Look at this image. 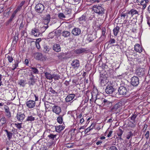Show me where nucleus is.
I'll return each instance as SVG.
<instances>
[{"mask_svg": "<svg viewBox=\"0 0 150 150\" xmlns=\"http://www.w3.org/2000/svg\"><path fill=\"white\" fill-rule=\"evenodd\" d=\"M120 29V28L117 26L113 30V33L115 36H117Z\"/></svg>", "mask_w": 150, "mask_h": 150, "instance_id": "obj_29", "label": "nucleus"}, {"mask_svg": "<svg viewBox=\"0 0 150 150\" xmlns=\"http://www.w3.org/2000/svg\"><path fill=\"white\" fill-rule=\"evenodd\" d=\"M44 6L42 4L38 3L36 4L35 7V11L38 13H42L44 10Z\"/></svg>", "mask_w": 150, "mask_h": 150, "instance_id": "obj_3", "label": "nucleus"}, {"mask_svg": "<svg viewBox=\"0 0 150 150\" xmlns=\"http://www.w3.org/2000/svg\"><path fill=\"white\" fill-rule=\"evenodd\" d=\"M133 134L132 132H129L126 135L127 139H129L130 137H132L133 136Z\"/></svg>", "mask_w": 150, "mask_h": 150, "instance_id": "obj_34", "label": "nucleus"}, {"mask_svg": "<svg viewBox=\"0 0 150 150\" xmlns=\"http://www.w3.org/2000/svg\"><path fill=\"white\" fill-rule=\"evenodd\" d=\"M50 92L52 93L53 94H54L55 93H57L55 91V90H53L52 88H50Z\"/></svg>", "mask_w": 150, "mask_h": 150, "instance_id": "obj_62", "label": "nucleus"}, {"mask_svg": "<svg viewBox=\"0 0 150 150\" xmlns=\"http://www.w3.org/2000/svg\"><path fill=\"white\" fill-rule=\"evenodd\" d=\"M71 10L68 9H67V10H66V11H65V13L66 14V15H70V14H71Z\"/></svg>", "mask_w": 150, "mask_h": 150, "instance_id": "obj_52", "label": "nucleus"}, {"mask_svg": "<svg viewBox=\"0 0 150 150\" xmlns=\"http://www.w3.org/2000/svg\"><path fill=\"white\" fill-rule=\"evenodd\" d=\"M138 4H140L141 5H144L146 4V1H144V0H136Z\"/></svg>", "mask_w": 150, "mask_h": 150, "instance_id": "obj_37", "label": "nucleus"}, {"mask_svg": "<svg viewBox=\"0 0 150 150\" xmlns=\"http://www.w3.org/2000/svg\"><path fill=\"white\" fill-rule=\"evenodd\" d=\"M25 117V115L23 113L18 112L17 113L16 118L19 121L22 122L24 119Z\"/></svg>", "mask_w": 150, "mask_h": 150, "instance_id": "obj_9", "label": "nucleus"}, {"mask_svg": "<svg viewBox=\"0 0 150 150\" xmlns=\"http://www.w3.org/2000/svg\"><path fill=\"white\" fill-rule=\"evenodd\" d=\"M53 50L57 52H59L61 51V47L59 44H55L53 47Z\"/></svg>", "mask_w": 150, "mask_h": 150, "instance_id": "obj_20", "label": "nucleus"}, {"mask_svg": "<svg viewBox=\"0 0 150 150\" xmlns=\"http://www.w3.org/2000/svg\"><path fill=\"white\" fill-rule=\"evenodd\" d=\"M81 30L79 28H75L72 30L71 33L75 36H77L81 34Z\"/></svg>", "mask_w": 150, "mask_h": 150, "instance_id": "obj_11", "label": "nucleus"}, {"mask_svg": "<svg viewBox=\"0 0 150 150\" xmlns=\"http://www.w3.org/2000/svg\"><path fill=\"white\" fill-rule=\"evenodd\" d=\"M22 124V123H15V125H16V127L20 129L21 128V125Z\"/></svg>", "mask_w": 150, "mask_h": 150, "instance_id": "obj_48", "label": "nucleus"}, {"mask_svg": "<svg viewBox=\"0 0 150 150\" xmlns=\"http://www.w3.org/2000/svg\"><path fill=\"white\" fill-rule=\"evenodd\" d=\"M9 62L11 63L13 60V58L11 56L8 55L7 57Z\"/></svg>", "mask_w": 150, "mask_h": 150, "instance_id": "obj_47", "label": "nucleus"}, {"mask_svg": "<svg viewBox=\"0 0 150 150\" xmlns=\"http://www.w3.org/2000/svg\"><path fill=\"white\" fill-rule=\"evenodd\" d=\"M91 99H90L91 101L93 99L96 100V99H98L102 98L100 96V94H98V92L97 89L94 90L91 92Z\"/></svg>", "mask_w": 150, "mask_h": 150, "instance_id": "obj_4", "label": "nucleus"}, {"mask_svg": "<svg viewBox=\"0 0 150 150\" xmlns=\"http://www.w3.org/2000/svg\"><path fill=\"white\" fill-rule=\"evenodd\" d=\"M115 40L114 39L110 38L109 41V42L110 44H112L115 43Z\"/></svg>", "mask_w": 150, "mask_h": 150, "instance_id": "obj_53", "label": "nucleus"}, {"mask_svg": "<svg viewBox=\"0 0 150 150\" xmlns=\"http://www.w3.org/2000/svg\"><path fill=\"white\" fill-rule=\"evenodd\" d=\"M94 36L92 35H89L87 39V40L88 42H91L94 40L95 38V37H93Z\"/></svg>", "mask_w": 150, "mask_h": 150, "instance_id": "obj_30", "label": "nucleus"}, {"mask_svg": "<svg viewBox=\"0 0 150 150\" xmlns=\"http://www.w3.org/2000/svg\"><path fill=\"white\" fill-rule=\"evenodd\" d=\"M123 131H122L121 129H119L118 132L117 134L119 136H121L122 135L123 133Z\"/></svg>", "mask_w": 150, "mask_h": 150, "instance_id": "obj_50", "label": "nucleus"}, {"mask_svg": "<svg viewBox=\"0 0 150 150\" xmlns=\"http://www.w3.org/2000/svg\"><path fill=\"white\" fill-rule=\"evenodd\" d=\"M108 75L105 74H100V80L101 83H103L104 81L106 80L107 77Z\"/></svg>", "mask_w": 150, "mask_h": 150, "instance_id": "obj_18", "label": "nucleus"}, {"mask_svg": "<svg viewBox=\"0 0 150 150\" xmlns=\"http://www.w3.org/2000/svg\"><path fill=\"white\" fill-rule=\"evenodd\" d=\"M49 22L50 21H48V20L47 21L45 19L43 21V23L45 25H46L45 26H47L48 25Z\"/></svg>", "mask_w": 150, "mask_h": 150, "instance_id": "obj_55", "label": "nucleus"}, {"mask_svg": "<svg viewBox=\"0 0 150 150\" xmlns=\"http://www.w3.org/2000/svg\"><path fill=\"white\" fill-rule=\"evenodd\" d=\"M108 150H117V149L116 147L112 146L109 148Z\"/></svg>", "mask_w": 150, "mask_h": 150, "instance_id": "obj_59", "label": "nucleus"}, {"mask_svg": "<svg viewBox=\"0 0 150 150\" xmlns=\"http://www.w3.org/2000/svg\"><path fill=\"white\" fill-rule=\"evenodd\" d=\"M46 18L45 19L47 21L48 20V21H50V14H47V15L46 16Z\"/></svg>", "mask_w": 150, "mask_h": 150, "instance_id": "obj_60", "label": "nucleus"}, {"mask_svg": "<svg viewBox=\"0 0 150 150\" xmlns=\"http://www.w3.org/2000/svg\"><path fill=\"white\" fill-rule=\"evenodd\" d=\"M92 10L95 13L101 15L104 13L105 11L104 8L99 5L93 6L92 7Z\"/></svg>", "mask_w": 150, "mask_h": 150, "instance_id": "obj_1", "label": "nucleus"}, {"mask_svg": "<svg viewBox=\"0 0 150 150\" xmlns=\"http://www.w3.org/2000/svg\"><path fill=\"white\" fill-rule=\"evenodd\" d=\"M4 130L6 132V135H7L8 139L10 140L12 139V136L13 134L12 133L8 131L7 129H5Z\"/></svg>", "mask_w": 150, "mask_h": 150, "instance_id": "obj_25", "label": "nucleus"}, {"mask_svg": "<svg viewBox=\"0 0 150 150\" xmlns=\"http://www.w3.org/2000/svg\"><path fill=\"white\" fill-rule=\"evenodd\" d=\"M145 137L146 139H148L149 136V131H148L146 132V133L145 134Z\"/></svg>", "mask_w": 150, "mask_h": 150, "instance_id": "obj_58", "label": "nucleus"}, {"mask_svg": "<svg viewBox=\"0 0 150 150\" xmlns=\"http://www.w3.org/2000/svg\"><path fill=\"white\" fill-rule=\"evenodd\" d=\"M59 18L61 19H63V18H66L65 15L63 13H59L58 14Z\"/></svg>", "mask_w": 150, "mask_h": 150, "instance_id": "obj_41", "label": "nucleus"}, {"mask_svg": "<svg viewBox=\"0 0 150 150\" xmlns=\"http://www.w3.org/2000/svg\"><path fill=\"white\" fill-rule=\"evenodd\" d=\"M24 24H23V22L22 21L20 24V27H19V29L21 30L24 27Z\"/></svg>", "mask_w": 150, "mask_h": 150, "instance_id": "obj_54", "label": "nucleus"}, {"mask_svg": "<svg viewBox=\"0 0 150 150\" xmlns=\"http://www.w3.org/2000/svg\"><path fill=\"white\" fill-rule=\"evenodd\" d=\"M55 131L58 132H60L64 128V127L62 125L55 126Z\"/></svg>", "mask_w": 150, "mask_h": 150, "instance_id": "obj_23", "label": "nucleus"}, {"mask_svg": "<svg viewBox=\"0 0 150 150\" xmlns=\"http://www.w3.org/2000/svg\"><path fill=\"white\" fill-rule=\"evenodd\" d=\"M128 14H131L132 17L134 16H136L139 15V12L136 9H131L129 12H128Z\"/></svg>", "mask_w": 150, "mask_h": 150, "instance_id": "obj_19", "label": "nucleus"}, {"mask_svg": "<svg viewBox=\"0 0 150 150\" xmlns=\"http://www.w3.org/2000/svg\"><path fill=\"white\" fill-rule=\"evenodd\" d=\"M71 66L74 69H77L79 66V62L78 59L73 60L71 63Z\"/></svg>", "mask_w": 150, "mask_h": 150, "instance_id": "obj_10", "label": "nucleus"}, {"mask_svg": "<svg viewBox=\"0 0 150 150\" xmlns=\"http://www.w3.org/2000/svg\"><path fill=\"white\" fill-rule=\"evenodd\" d=\"M29 76H31L32 77L29 79V81H28V83L30 86H33L35 82V79H34V76L32 73Z\"/></svg>", "mask_w": 150, "mask_h": 150, "instance_id": "obj_13", "label": "nucleus"}, {"mask_svg": "<svg viewBox=\"0 0 150 150\" xmlns=\"http://www.w3.org/2000/svg\"><path fill=\"white\" fill-rule=\"evenodd\" d=\"M35 118L34 117H33L32 116H28V117L26 119V121H34L35 120Z\"/></svg>", "mask_w": 150, "mask_h": 150, "instance_id": "obj_45", "label": "nucleus"}, {"mask_svg": "<svg viewBox=\"0 0 150 150\" xmlns=\"http://www.w3.org/2000/svg\"><path fill=\"white\" fill-rule=\"evenodd\" d=\"M31 69H32V71L34 74H38L39 73V71L38 69L34 67H32L30 68Z\"/></svg>", "mask_w": 150, "mask_h": 150, "instance_id": "obj_42", "label": "nucleus"}, {"mask_svg": "<svg viewBox=\"0 0 150 150\" xmlns=\"http://www.w3.org/2000/svg\"><path fill=\"white\" fill-rule=\"evenodd\" d=\"M111 103L108 99H105L103 104H102V107H103L105 109H106L111 105Z\"/></svg>", "mask_w": 150, "mask_h": 150, "instance_id": "obj_7", "label": "nucleus"}, {"mask_svg": "<svg viewBox=\"0 0 150 150\" xmlns=\"http://www.w3.org/2000/svg\"><path fill=\"white\" fill-rule=\"evenodd\" d=\"M92 129V128H91V127H90L85 130V132H86V133H87L88 132L90 131Z\"/></svg>", "mask_w": 150, "mask_h": 150, "instance_id": "obj_63", "label": "nucleus"}, {"mask_svg": "<svg viewBox=\"0 0 150 150\" xmlns=\"http://www.w3.org/2000/svg\"><path fill=\"white\" fill-rule=\"evenodd\" d=\"M60 76L58 74H52V79H54L55 80H58L60 78Z\"/></svg>", "mask_w": 150, "mask_h": 150, "instance_id": "obj_35", "label": "nucleus"}, {"mask_svg": "<svg viewBox=\"0 0 150 150\" xmlns=\"http://www.w3.org/2000/svg\"><path fill=\"white\" fill-rule=\"evenodd\" d=\"M26 104L27 106L29 108H33L35 107V103L34 101L30 100L26 102Z\"/></svg>", "mask_w": 150, "mask_h": 150, "instance_id": "obj_14", "label": "nucleus"}, {"mask_svg": "<svg viewBox=\"0 0 150 150\" xmlns=\"http://www.w3.org/2000/svg\"><path fill=\"white\" fill-rule=\"evenodd\" d=\"M136 73L139 76H142L144 74V70L143 68H139L137 70Z\"/></svg>", "mask_w": 150, "mask_h": 150, "instance_id": "obj_15", "label": "nucleus"}, {"mask_svg": "<svg viewBox=\"0 0 150 150\" xmlns=\"http://www.w3.org/2000/svg\"><path fill=\"white\" fill-rule=\"evenodd\" d=\"M128 89L125 85H121L119 87L118 90L119 93L120 95L128 96L129 95Z\"/></svg>", "mask_w": 150, "mask_h": 150, "instance_id": "obj_2", "label": "nucleus"}, {"mask_svg": "<svg viewBox=\"0 0 150 150\" xmlns=\"http://www.w3.org/2000/svg\"><path fill=\"white\" fill-rule=\"evenodd\" d=\"M120 107V105L119 104H117L115 105L112 109L115 110H117Z\"/></svg>", "mask_w": 150, "mask_h": 150, "instance_id": "obj_51", "label": "nucleus"}, {"mask_svg": "<svg viewBox=\"0 0 150 150\" xmlns=\"http://www.w3.org/2000/svg\"><path fill=\"white\" fill-rule=\"evenodd\" d=\"M57 136V135L53 134H50L48 136V137L50 139L52 140H55L56 139V138Z\"/></svg>", "mask_w": 150, "mask_h": 150, "instance_id": "obj_31", "label": "nucleus"}, {"mask_svg": "<svg viewBox=\"0 0 150 150\" xmlns=\"http://www.w3.org/2000/svg\"><path fill=\"white\" fill-rule=\"evenodd\" d=\"M31 33L32 35H33L35 36L38 37L41 34V33L40 32L39 28H35L32 30Z\"/></svg>", "mask_w": 150, "mask_h": 150, "instance_id": "obj_8", "label": "nucleus"}, {"mask_svg": "<svg viewBox=\"0 0 150 150\" xmlns=\"http://www.w3.org/2000/svg\"><path fill=\"white\" fill-rule=\"evenodd\" d=\"M6 122V120L5 117H2L0 120V125H3Z\"/></svg>", "mask_w": 150, "mask_h": 150, "instance_id": "obj_33", "label": "nucleus"}, {"mask_svg": "<svg viewBox=\"0 0 150 150\" xmlns=\"http://www.w3.org/2000/svg\"><path fill=\"white\" fill-rule=\"evenodd\" d=\"M75 96V95L74 94H69L65 98L66 102H70L74 98Z\"/></svg>", "mask_w": 150, "mask_h": 150, "instance_id": "obj_17", "label": "nucleus"}, {"mask_svg": "<svg viewBox=\"0 0 150 150\" xmlns=\"http://www.w3.org/2000/svg\"><path fill=\"white\" fill-rule=\"evenodd\" d=\"M64 56V53H61L59 54L57 57L58 58V59H63Z\"/></svg>", "mask_w": 150, "mask_h": 150, "instance_id": "obj_39", "label": "nucleus"}, {"mask_svg": "<svg viewBox=\"0 0 150 150\" xmlns=\"http://www.w3.org/2000/svg\"><path fill=\"white\" fill-rule=\"evenodd\" d=\"M18 35L16 34L14 37V38L13 40V42L14 44L16 43L17 41L18 40Z\"/></svg>", "mask_w": 150, "mask_h": 150, "instance_id": "obj_36", "label": "nucleus"}, {"mask_svg": "<svg viewBox=\"0 0 150 150\" xmlns=\"http://www.w3.org/2000/svg\"><path fill=\"white\" fill-rule=\"evenodd\" d=\"M102 35L103 36L105 35V33L106 32V30L105 28H103L102 29Z\"/></svg>", "mask_w": 150, "mask_h": 150, "instance_id": "obj_56", "label": "nucleus"}, {"mask_svg": "<svg viewBox=\"0 0 150 150\" xmlns=\"http://www.w3.org/2000/svg\"><path fill=\"white\" fill-rule=\"evenodd\" d=\"M52 111L57 114L59 115L61 112V108L58 106H54L52 108Z\"/></svg>", "mask_w": 150, "mask_h": 150, "instance_id": "obj_12", "label": "nucleus"}, {"mask_svg": "<svg viewBox=\"0 0 150 150\" xmlns=\"http://www.w3.org/2000/svg\"><path fill=\"white\" fill-rule=\"evenodd\" d=\"M86 51V49L85 48H80L76 50L75 52L77 54H81L84 52Z\"/></svg>", "mask_w": 150, "mask_h": 150, "instance_id": "obj_26", "label": "nucleus"}, {"mask_svg": "<svg viewBox=\"0 0 150 150\" xmlns=\"http://www.w3.org/2000/svg\"><path fill=\"white\" fill-rule=\"evenodd\" d=\"M48 25L43 26L41 28V31H40V32L41 33V34L43 32H44L45 31V30L48 28Z\"/></svg>", "mask_w": 150, "mask_h": 150, "instance_id": "obj_40", "label": "nucleus"}, {"mask_svg": "<svg viewBox=\"0 0 150 150\" xmlns=\"http://www.w3.org/2000/svg\"><path fill=\"white\" fill-rule=\"evenodd\" d=\"M25 81L24 80H21L19 83V84L23 87H24L25 85Z\"/></svg>", "mask_w": 150, "mask_h": 150, "instance_id": "obj_44", "label": "nucleus"}, {"mask_svg": "<svg viewBox=\"0 0 150 150\" xmlns=\"http://www.w3.org/2000/svg\"><path fill=\"white\" fill-rule=\"evenodd\" d=\"M45 74V77L47 79L51 80L52 79V75L50 73L46 72Z\"/></svg>", "mask_w": 150, "mask_h": 150, "instance_id": "obj_28", "label": "nucleus"}, {"mask_svg": "<svg viewBox=\"0 0 150 150\" xmlns=\"http://www.w3.org/2000/svg\"><path fill=\"white\" fill-rule=\"evenodd\" d=\"M131 83L132 85L134 86H137L139 83V79L138 77L134 76L131 79Z\"/></svg>", "mask_w": 150, "mask_h": 150, "instance_id": "obj_5", "label": "nucleus"}, {"mask_svg": "<svg viewBox=\"0 0 150 150\" xmlns=\"http://www.w3.org/2000/svg\"><path fill=\"white\" fill-rule=\"evenodd\" d=\"M86 19V15H83L79 18V20L80 21H85Z\"/></svg>", "mask_w": 150, "mask_h": 150, "instance_id": "obj_38", "label": "nucleus"}, {"mask_svg": "<svg viewBox=\"0 0 150 150\" xmlns=\"http://www.w3.org/2000/svg\"><path fill=\"white\" fill-rule=\"evenodd\" d=\"M4 108L5 109V111L6 112V116L8 117H10L11 116V113L9 110L8 107L7 106L5 105L4 107Z\"/></svg>", "mask_w": 150, "mask_h": 150, "instance_id": "obj_22", "label": "nucleus"}, {"mask_svg": "<svg viewBox=\"0 0 150 150\" xmlns=\"http://www.w3.org/2000/svg\"><path fill=\"white\" fill-rule=\"evenodd\" d=\"M134 50L137 52H141L142 51V49L141 46L139 44H136L134 46Z\"/></svg>", "mask_w": 150, "mask_h": 150, "instance_id": "obj_21", "label": "nucleus"}, {"mask_svg": "<svg viewBox=\"0 0 150 150\" xmlns=\"http://www.w3.org/2000/svg\"><path fill=\"white\" fill-rule=\"evenodd\" d=\"M81 0H72L73 3L74 5L78 4L80 2Z\"/></svg>", "mask_w": 150, "mask_h": 150, "instance_id": "obj_46", "label": "nucleus"}, {"mask_svg": "<svg viewBox=\"0 0 150 150\" xmlns=\"http://www.w3.org/2000/svg\"><path fill=\"white\" fill-rule=\"evenodd\" d=\"M21 8H20V7L18 6L17 8L13 12V13L16 14L18 11L20 10Z\"/></svg>", "mask_w": 150, "mask_h": 150, "instance_id": "obj_61", "label": "nucleus"}, {"mask_svg": "<svg viewBox=\"0 0 150 150\" xmlns=\"http://www.w3.org/2000/svg\"><path fill=\"white\" fill-rule=\"evenodd\" d=\"M129 126L131 127H134L135 126V125L133 122H131L129 124Z\"/></svg>", "mask_w": 150, "mask_h": 150, "instance_id": "obj_57", "label": "nucleus"}, {"mask_svg": "<svg viewBox=\"0 0 150 150\" xmlns=\"http://www.w3.org/2000/svg\"><path fill=\"white\" fill-rule=\"evenodd\" d=\"M115 91V88L112 86L108 85L107 86L105 89L106 93L109 95H112L113 94Z\"/></svg>", "mask_w": 150, "mask_h": 150, "instance_id": "obj_6", "label": "nucleus"}, {"mask_svg": "<svg viewBox=\"0 0 150 150\" xmlns=\"http://www.w3.org/2000/svg\"><path fill=\"white\" fill-rule=\"evenodd\" d=\"M35 56L36 58L38 60H43L44 58L42 54L40 53H37L35 54Z\"/></svg>", "mask_w": 150, "mask_h": 150, "instance_id": "obj_24", "label": "nucleus"}, {"mask_svg": "<svg viewBox=\"0 0 150 150\" xmlns=\"http://www.w3.org/2000/svg\"><path fill=\"white\" fill-rule=\"evenodd\" d=\"M105 99L103 98H100V99H98L96 100H95L94 103H96L99 106L102 107V104H103L104 100Z\"/></svg>", "mask_w": 150, "mask_h": 150, "instance_id": "obj_16", "label": "nucleus"}, {"mask_svg": "<svg viewBox=\"0 0 150 150\" xmlns=\"http://www.w3.org/2000/svg\"><path fill=\"white\" fill-rule=\"evenodd\" d=\"M50 50V49L48 48L47 46H44V49L43 51L44 52H48Z\"/></svg>", "mask_w": 150, "mask_h": 150, "instance_id": "obj_49", "label": "nucleus"}, {"mask_svg": "<svg viewBox=\"0 0 150 150\" xmlns=\"http://www.w3.org/2000/svg\"><path fill=\"white\" fill-rule=\"evenodd\" d=\"M16 14H15V13H13L10 19L8 20V23H11L12 21L13 20Z\"/></svg>", "mask_w": 150, "mask_h": 150, "instance_id": "obj_43", "label": "nucleus"}, {"mask_svg": "<svg viewBox=\"0 0 150 150\" xmlns=\"http://www.w3.org/2000/svg\"><path fill=\"white\" fill-rule=\"evenodd\" d=\"M57 120L59 123L60 124H62L63 121L62 116L60 115L57 118Z\"/></svg>", "mask_w": 150, "mask_h": 150, "instance_id": "obj_32", "label": "nucleus"}, {"mask_svg": "<svg viewBox=\"0 0 150 150\" xmlns=\"http://www.w3.org/2000/svg\"><path fill=\"white\" fill-rule=\"evenodd\" d=\"M70 33L67 31H64L62 33V36L66 38L69 37L70 35Z\"/></svg>", "mask_w": 150, "mask_h": 150, "instance_id": "obj_27", "label": "nucleus"}, {"mask_svg": "<svg viewBox=\"0 0 150 150\" xmlns=\"http://www.w3.org/2000/svg\"><path fill=\"white\" fill-rule=\"evenodd\" d=\"M137 115H133L131 117V119L132 120L134 121L135 119L136 118Z\"/></svg>", "mask_w": 150, "mask_h": 150, "instance_id": "obj_64", "label": "nucleus"}]
</instances>
